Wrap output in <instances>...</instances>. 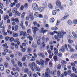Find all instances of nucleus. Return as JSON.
Segmentation results:
<instances>
[{
  "instance_id": "36",
  "label": "nucleus",
  "mask_w": 77,
  "mask_h": 77,
  "mask_svg": "<svg viewBox=\"0 0 77 77\" xmlns=\"http://www.w3.org/2000/svg\"><path fill=\"white\" fill-rule=\"evenodd\" d=\"M73 23L75 24H77V20L75 19L73 21Z\"/></svg>"
},
{
  "instance_id": "18",
  "label": "nucleus",
  "mask_w": 77,
  "mask_h": 77,
  "mask_svg": "<svg viewBox=\"0 0 77 77\" xmlns=\"http://www.w3.org/2000/svg\"><path fill=\"white\" fill-rule=\"evenodd\" d=\"M38 10L40 12H43L44 11V8L42 7H40L38 8Z\"/></svg>"
},
{
  "instance_id": "50",
  "label": "nucleus",
  "mask_w": 77,
  "mask_h": 77,
  "mask_svg": "<svg viewBox=\"0 0 77 77\" xmlns=\"http://www.w3.org/2000/svg\"><path fill=\"white\" fill-rule=\"evenodd\" d=\"M45 77H51L50 75H49V73H45Z\"/></svg>"
},
{
  "instance_id": "51",
  "label": "nucleus",
  "mask_w": 77,
  "mask_h": 77,
  "mask_svg": "<svg viewBox=\"0 0 77 77\" xmlns=\"http://www.w3.org/2000/svg\"><path fill=\"white\" fill-rule=\"evenodd\" d=\"M16 7L17 8H19L20 7V3H18L16 5Z\"/></svg>"
},
{
  "instance_id": "10",
  "label": "nucleus",
  "mask_w": 77,
  "mask_h": 77,
  "mask_svg": "<svg viewBox=\"0 0 77 77\" xmlns=\"http://www.w3.org/2000/svg\"><path fill=\"white\" fill-rule=\"evenodd\" d=\"M54 54L56 55V56H57L58 55V49L56 48H54Z\"/></svg>"
},
{
  "instance_id": "34",
  "label": "nucleus",
  "mask_w": 77,
  "mask_h": 77,
  "mask_svg": "<svg viewBox=\"0 0 77 77\" xmlns=\"http://www.w3.org/2000/svg\"><path fill=\"white\" fill-rule=\"evenodd\" d=\"M9 19V16L8 15H7L6 17H5L4 18V20L5 21H6V20H8Z\"/></svg>"
},
{
  "instance_id": "4",
  "label": "nucleus",
  "mask_w": 77,
  "mask_h": 77,
  "mask_svg": "<svg viewBox=\"0 0 77 77\" xmlns=\"http://www.w3.org/2000/svg\"><path fill=\"white\" fill-rule=\"evenodd\" d=\"M62 48L61 49H60L59 50V51L60 52H65V48L68 51V49L67 45H65V46H63L62 47Z\"/></svg>"
},
{
  "instance_id": "54",
  "label": "nucleus",
  "mask_w": 77,
  "mask_h": 77,
  "mask_svg": "<svg viewBox=\"0 0 77 77\" xmlns=\"http://www.w3.org/2000/svg\"><path fill=\"white\" fill-rule=\"evenodd\" d=\"M23 66H25V68H27V63L26 62H24L23 64Z\"/></svg>"
},
{
  "instance_id": "9",
  "label": "nucleus",
  "mask_w": 77,
  "mask_h": 77,
  "mask_svg": "<svg viewBox=\"0 0 77 77\" xmlns=\"http://www.w3.org/2000/svg\"><path fill=\"white\" fill-rule=\"evenodd\" d=\"M20 35L21 36L23 35V36H26L27 35V33L26 32L21 31L20 33Z\"/></svg>"
},
{
  "instance_id": "28",
  "label": "nucleus",
  "mask_w": 77,
  "mask_h": 77,
  "mask_svg": "<svg viewBox=\"0 0 77 77\" xmlns=\"http://www.w3.org/2000/svg\"><path fill=\"white\" fill-rule=\"evenodd\" d=\"M51 29L53 30L56 31V30H57L58 29L57 27H55L51 28Z\"/></svg>"
},
{
  "instance_id": "56",
  "label": "nucleus",
  "mask_w": 77,
  "mask_h": 77,
  "mask_svg": "<svg viewBox=\"0 0 77 77\" xmlns=\"http://www.w3.org/2000/svg\"><path fill=\"white\" fill-rule=\"evenodd\" d=\"M61 68V66L60 64H59L57 66V68L58 69H60V68Z\"/></svg>"
},
{
  "instance_id": "53",
  "label": "nucleus",
  "mask_w": 77,
  "mask_h": 77,
  "mask_svg": "<svg viewBox=\"0 0 77 77\" xmlns=\"http://www.w3.org/2000/svg\"><path fill=\"white\" fill-rule=\"evenodd\" d=\"M45 20V21H47V20H48V17L47 16H45L44 17Z\"/></svg>"
},
{
  "instance_id": "15",
  "label": "nucleus",
  "mask_w": 77,
  "mask_h": 77,
  "mask_svg": "<svg viewBox=\"0 0 77 77\" xmlns=\"http://www.w3.org/2000/svg\"><path fill=\"white\" fill-rule=\"evenodd\" d=\"M27 51L28 53H30L32 52V48L30 47H29L27 49Z\"/></svg>"
},
{
  "instance_id": "13",
  "label": "nucleus",
  "mask_w": 77,
  "mask_h": 77,
  "mask_svg": "<svg viewBox=\"0 0 77 77\" xmlns=\"http://www.w3.org/2000/svg\"><path fill=\"white\" fill-rule=\"evenodd\" d=\"M40 65H41L42 66H44V61L43 60L40 59Z\"/></svg>"
},
{
  "instance_id": "33",
  "label": "nucleus",
  "mask_w": 77,
  "mask_h": 77,
  "mask_svg": "<svg viewBox=\"0 0 77 77\" xmlns=\"http://www.w3.org/2000/svg\"><path fill=\"white\" fill-rule=\"evenodd\" d=\"M28 75L29 77H32L33 75H32V72H31V71L29 72L28 73Z\"/></svg>"
},
{
  "instance_id": "22",
  "label": "nucleus",
  "mask_w": 77,
  "mask_h": 77,
  "mask_svg": "<svg viewBox=\"0 0 77 77\" xmlns=\"http://www.w3.org/2000/svg\"><path fill=\"white\" fill-rule=\"evenodd\" d=\"M18 64L20 67H22L23 66V64L20 61H18L17 63Z\"/></svg>"
},
{
  "instance_id": "8",
  "label": "nucleus",
  "mask_w": 77,
  "mask_h": 77,
  "mask_svg": "<svg viewBox=\"0 0 77 77\" xmlns=\"http://www.w3.org/2000/svg\"><path fill=\"white\" fill-rule=\"evenodd\" d=\"M33 69L34 71H35V69L36 71H37V72H40L41 71V69L37 65L34 67Z\"/></svg>"
},
{
  "instance_id": "38",
  "label": "nucleus",
  "mask_w": 77,
  "mask_h": 77,
  "mask_svg": "<svg viewBox=\"0 0 77 77\" xmlns=\"http://www.w3.org/2000/svg\"><path fill=\"white\" fill-rule=\"evenodd\" d=\"M34 15L35 17H37L39 16V14L38 12H36L34 14Z\"/></svg>"
},
{
  "instance_id": "57",
  "label": "nucleus",
  "mask_w": 77,
  "mask_h": 77,
  "mask_svg": "<svg viewBox=\"0 0 77 77\" xmlns=\"http://www.w3.org/2000/svg\"><path fill=\"white\" fill-rule=\"evenodd\" d=\"M58 55L59 57H62V54L61 53H59L58 54Z\"/></svg>"
},
{
  "instance_id": "21",
  "label": "nucleus",
  "mask_w": 77,
  "mask_h": 77,
  "mask_svg": "<svg viewBox=\"0 0 77 77\" xmlns=\"http://www.w3.org/2000/svg\"><path fill=\"white\" fill-rule=\"evenodd\" d=\"M4 65L6 68H8L9 66V64H8V63L7 62H5L4 63Z\"/></svg>"
},
{
  "instance_id": "46",
  "label": "nucleus",
  "mask_w": 77,
  "mask_h": 77,
  "mask_svg": "<svg viewBox=\"0 0 77 77\" xmlns=\"http://www.w3.org/2000/svg\"><path fill=\"white\" fill-rule=\"evenodd\" d=\"M68 43L69 44H72V42H73V41H72V40L69 39L68 40Z\"/></svg>"
},
{
  "instance_id": "27",
  "label": "nucleus",
  "mask_w": 77,
  "mask_h": 77,
  "mask_svg": "<svg viewBox=\"0 0 77 77\" xmlns=\"http://www.w3.org/2000/svg\"><path fill=\"white\" fill-rule=\"evenodd\" d=\"M67 23L69 25H72V22L71 20H68Z\"/></svg>"
},
{
  "instance_id": "31",
  "label": "nucleus",
  "mask_w": 77,
  "mask_h": 77,
  "mask_svg": "<svg viewBox=\"0 0 77 77\" xmlns=\"http://www.w3.org/2000/svg\"><path fill=\"white\" fill-rule=\"evenodd\" d=\"M29 7L28 4L26 3L24 5V7L25 9H27Z\"/></svg>"
},
{
  "instance_id": "49",
  "label": "nucleus",
  "mask_w": 77,
  "mask_h": 77,
  "mask_svg": "<svg viewBox=\"0 0 77 77\" xmlns=\"http://www.w3.org/2000/svg\"><path fill=\"white\" fill-rule=\"evenodd\" d=\"M14 6H15V3L14 2L13 3H11V8H13Z\"/></svg>"
},
{
  "instance_id": "39",
  "label": "nucleus",
  "mask_w": 77,
  "mask_h": 77,
  "mask_svg": "<svg viewBox=\"0 0 77 77\" xmlns=\"http://www.w3.org/2000/svg\"><path fill=\"white\" fill-rule=\"evenodd\" d=\"M57 72V71L56 70H55L54 71H53L52 72V74L53 75H54L56 74V72Z\"/></svg>"
},
{
  "instance_id": "30",
  "label": "nucleus",
  "mask_w": 77,
  "mask_h": 77,
  "mask_svg": "<svg viewBox=\"0 0 77 77\" xmlns=\"http://www.w3.org/2000/svg\"><path fill=\"white\" fill-rule=\"evenodd\" d=\"M50 23H54V18H52L50 20Z\"/></svg>"
},
{
  "instance_id": "52",
  "label": "nucleus",
  "mask_w": 77,
  "mask_h": 77,
  "mask_svg": "<svg viewBox=\"0 0 77 77\" xmlns=\"http://www.w3.org/2000/svg\"><path fill=\"white\" fill-rule=\"evenodd\" d=\"M56 11L54 10L53 11V15H55L57 14Z\"/></svg>"
},
{
  "instance_id": "37",
  "label": "nucleus",
  "mask_w": 77,
  "mask_h": 77,
  "mask_svg": "<svg viewBox=\"0 0 77 77\" xmlns=\"http://www.w3.org/2000/svg\"><path fill=\"white\" fill-rule=\"evenodd\" d=\"M33 29L35 31H37L39 30V29H38V28L36 27H34Z\"/></svg>"
},
{
  "instance_id": "12",
  "label": "nucleus",
  "mask_w": 77,
  "mask_h": 77,
  "mask_svg": "<svg viewBox=\"0 0 77 77\" xmlns=\"http://www.w3.org/2000/svg\"><path fill=\"white\" fill-rule=\"evenodd\" d=\"M38 54L39 56L41 57L42 58H44L45 57V56H44V54L42 53H39Z\"/></svg>"
},
{
  "instance_id": "25",
  "label": "nucleus",
  "mask_w": 77,
  "mask_h": 77,
  "mask_svg": "<svg viewBox=\"0 0 77 77\" xmlns=\"http://www.w3.org/2000/svg\"><path fill=\"white\" fill-rule=\"evenodd\" d=\"M26 56H24L22 58V61L23 62H24L26 60Z\"/></svg>"
},
{
  "instance_id": "64",
  "label": "nucleus",
  "mask_w": 77,
  "mask_h": 77,
  "mask_svg": "<svg viewBox=\"0 0 77 77\" xmlns=\"http://www.w3.org/2000/svg\"><path fill=\"white\" fill-rule=\"evenodd\" d=\"M75 74L74 73H72L70 75V76L71 77H74Z\"/></svg>"
},
{
  "instance_id": "29",
  "label": "nucleus",
  "mask_w": 77,
  "mask_h": 77,
  "mask_svg": "<svg viewBox=\"0 0 77 77\" xmlns=\"http://www.w3.org/2000/svg\"><path fill=\"white\" fill-rule=\"evenodd\" d=\"M42 46L43 47H45L46 46V44H45L44 42H42Z\"/></svg>"
},
{
  "instance_id": "26",
  "label": "nucleus",
  "mask_w": 77,
  "mask_h": 77,
  "mask_svg": "<svg viewBox=\"0 0 77 77\" xmlns=\"http://www.w3.org/2000/svg\"><path fill=\"white\" fill-rule=\"evenodd\" d=\"M2 46H3L4 47H5V48H8V44L7 43H5L2 45Z\"/></svg>"
},
{
  "instance_id": "48",
  "label": "nucleus",
  "mask_w": 77,
  "mask_h": 77,
  "mask_svg": "<svg viewBox=\"0 0 77 77\" xmlns=\"http://www.w3.org/2000/svg\"><path fill=\"white\" fill-rule=\"evenodd\" d=\"M70 51L71 52H74L75 50L73 48H72L70 49Z\"/></svg>"
},
{
  "instance_id": "1",
  "label": "nucleus",
  "mask_w": 77,
  "mask_h": 77,
  "mask_svg": "<svg viewBox=\"0 0 77 77\" xmlns=\"http://www.w3.org/2000/svg\"><path fill=\"white\" fill-rule=\"evenodd\" d=\"M56 4L57 6L55 7V9L58 12H60V8L59 7H61V2L59 1H57L56 2Z\"/></svg>"
},
{
  "instance_id": "63",
  "label": "nucleus",
  "mask_w": 77,
  "mask_h": 77,
  "mask_svg": "<svg viewBox=\"0 0 77 77\" xmlns=\"http://www.w3.org/2000/svg\"><path fill=\"white\" fill-rule=\"evenodd\" d=\"M38 23H37V22L36 21H34L33 22V24L35 26H37V24Z\"/></svg>"
},
{
  "instance_id": "32",
  "label": "nucleus",
  "mask_w": 77,
  "mask_h": 77,
  "mask_svg": "<svg viewBox=\"0 0 77 77\" xmlns=\"http://www.w3.org/2000/svg\"><path fill=\"white\" fill-rule=\"evenodd\" d=\"M45 73L50 74V69L48 68L46 69V71L45 72Z\"/></svg>"
},
{
  "instance_id": "3",
  "label": "nucleus",
  "mask_w": 77,
  "mask_h": 77,
  "mask_svg": "<svg viewBox=\"0 0 77 77\" xmlns=\"http://www.w3.org/2000/svg\"><path fill=\"white\" fill-rule=\"evenodd\" d=\"M37 66L36 64L34 62H32V63H29L28 64L29 66L30 67L31 69L33 71H34V67H33V66L35 67Z\"/></svg>"
},
{
  "instance_id": "14",
  "label": "nucleus",
  "mask_w": 77,
  "mask_h": 77,
  "mask_svg": "<svg viewBox=\"0 0 77 77\" xmlns=\"http://www.w3.org/2000/svg\"><path fill=\"white\" fill-rule=\"evenodd\" d=\"M48 7L50 9H53V5L50 3H49L48 5Z\"/></svg>"
},
{
  "instance_id": "7",
  "label": "nucleus",
  "mask_w": 77,
  "mask_h": 77,
  "mask_svg": "<svg viewBox=\"0 0 77 77\" xmlns=\"http://www.w3.org/2000/svg\"><path fill=\"white\" fill-rule=\"evenodd\" d=\"M3 21H2L0 23V28H2V32H5V26L3 25Z\"/></svg>"
},
{
  "instance_id": "41",
  "label": "nucleus",
  "mask_w": 77,
  "mask_h": 77,
  "mask_svg": "<svg viewBox=\"0 0 77 77\" xmlns=\"http://www.w3.org/2000/svg\"><path fill=\"white\" fill-rule=\"evenodd\" d=\"M37 44L38 45H40L41 44V41L40 40V39H38L37 40Z\"/></svg>"
},
{
  "instance_id": "23",
  "label": "nucleus",
  "mask_w": 77,
  "mask_h": 77,
  "mask_svg": "<svg viewBox=\"0 0 77 77\" xmlns=\"http://www.w3.org/2000/svg\"><path fill=\"white\" fill-rule=\"evenodd\" d=\"M29 18H31L32 20H34V17H33V15L32 14H29Z\"/></svg>"
},
{
  "instance_id": "55",
  "label": "nucleus",
  "mask_w": 77,
  "mask_h": 77,
  "mask_svg": "<svg viewBox=\"0 0 77 77\" xmlns=\"http://www.w3.org/2000/svg\"><path fill=\"white\" fill-rule=\"evenodd\" d=\"M44 28H42L40 30V32L41 33H42V32H43V31H44Z\"/></svg>"
},
{
  "instance_id": "2",
  "label": "nucleus",
  "mask_w": 77,
  "mask_h": 77,
  "mask_svg": "<svg viewBox=\"0 0 77 77\" xmlns=\"http://www.w3.org/2000/svg\"><path fill=\"white\" fill-rule=\"evenodd\" d=\"M66 33V32H64L63 30H61V32H59L57 36L59 38H63V36Z\"/></svg>"
},
{
  "instance_id": "24",
  "label": "nucleus",
  "mask_w": 77,
  "mask_h": 77,
  "mask_svg": "<svg viewBox=\"0 0 77 77\" xmlns=\"http://www.w3.org/2000/svg\"><path fill=\"white\" fill-rule=\"evenodd\" d=\"M18 29V26L16 25L14 26V31H17Z\"/></svg>"
},
{
  "instance_id": "58",
  "label": "nucleus",
  "mask_w": 77,
  "mask_h": 77,
  "mask_svg": "<svg viewBox=\"0 0 77 77\" xmlns=\"http://www.w3.org/2000/svg\"><path fill=\"white\" fill-rule=\"evenodd\" d=\"M24 72H29V69L27 68L25 69H24Z\"/></svg>"
},
{
  "instance_id": "19",
  "label": "nucleus",
  "mask_w": 77,
  "mask_h": 77,
  "mask_svg": "<svg viewBox=\"0 0 77 77\" xmlns=\"http://www.w3.org/2000/svg\"><path fill=\"white\" fill-rule=\"evenodd\" d=\"M72 34L74 36L73 37H74V38H77V34H76L74 32H72Z\"/></svg>"
},
{
  "instance_id": "20",
  "label": "nucleus",
  "mask_w": 77,
  "mask_h": 77,
  "mask_svg": "<svg viewBox=\"0 0 77 77\" xmlns=\"http://www.w3.org/2000/svg\"><path fill=\"white\" fill-rule=\"evenodd\" d=\"M61 63L62 65H65V64H66V63H67V62L66 61L63 60L61 61Z\"/></svg>"
},
{
  "instance_id": "16",
  "label": "nucleus",
  "mask_w": 77,
  "mask_h": 77,
  "mask_svg": "<svg viewBox=\"0 0 77 77\" xmlns=\"http://www.w3.org/2000/svg\"><path fill=\"white\" fill-rule=\"evenodd\" d=\"M35 60V57L34 56H32L31 59L30 60L31 62H34Z\"/></svg>"
},
{
  "instance_id": "35",
  "label": "nucleus",
  "mask_w": 77,
  "mask_h": 77,
  "mask_svg": "<svg viewBox=\"0 0 77 77\" xmlns=\"http://www.w3.org/2000/svg\"><path fill=\"white\" fill-rule=\"evenodd\" d=\"M18 36V34H17V33H14L13 34V36H14V37H17Z\"/></svg>"
},
{
  "instance_id": "59",
  "label": "nucleus",
  "mask_w": 77,
  "mask_h": 77,
  "mask_svg": "<svg viewBox=\"0 0 77 77\" xmlns=\"http://www.w3.org/2000/svg\"><path fill=\"white\" fill-rule=\"evenodd\" d=\"M14 40V38L13 37H11L10 39V42H12Z\"/></svg>"
},
{
  "instance_id": "5",
  "label": "nucleus",
  "mask_w": 77,
  "mask_h": 77,
  "mask_svg": "<svg viewBox=\"0 0 77 77\" xmlns=\"http://www.w3.org/2000/svg\"><path fill=\"white\" fill-rule=\"evenodd\" d=\"M17 11V8H14L13 9V13H15L16 15H17L18 17L19 16H20V15H21V14L18 12V11Z\"/></svg>"
},
{
  "instance_id": "62",
  "label": "nucleus",
  "mask_w": 77,
  "mask_h": 77,
  "mask_svg": "<svg viewBox=\"0 0 77 77\" xmlns=\"http://www.w3.org/2000/svg\"><path fill=\"white\" fill-rule=\"evenodd\" d=\"M15 21L16 23H19V20H18V19L17 18H16Z\"/></svg>"
},
{
  "instance_id": "43",
  "label": "nucleus",
  "mask_w": 77,
  "mask_h": 77,
  "mask_svg": "<svg viewBox=\"0 0 77 77\" xmlns=\"http://www.w3.org/2000/svg\"><path fill=\"white\" fill-rule=\"evenodd\" d=\"M9 3H11V1H10V0H6V4H7V5H9Z\"/></svg>"
},
{
  "instance_id": "47",
  "label": "nucleus",
  "mask_w": 77,
  "mask_h": 77,
  "mask_svg": "<svg viewBox=\"0 0 77 77\" xmlns=\"http://www.w3.org/2000/svg\"><path fill=\"white\" fill-rule=\"evenodd\" d=\"M17 54L19 56L21 57L22 56V54L20 52H17Z\"/></svg>"
},
{
  "instance_id": "6",
  "label": "nucleus",
  "mask_w": 77,
  "mask_h": 77,
  "mask_svg": "<svg viewBox=\"0 0 77 77\" xmlns=\"http://www.w3.org/2000/svg\"><path fill=\"white\" fill-rule=\"evenodd\" d=\"M32 8L34 11H38V5L36 3L32 5Z\"/></svg>"
},
{
  "instance_id": "42",
  "label": "nucleus",
  "mask_w": 77,
  "mask_h": 77,
  "mask_svg": "<svg viewBox=\"0 0 77 77\" xmlns=\"http://www.w3.org/2000/svg\"><path fill=\"white\" fill-rule=\"evenodd\" d=\"M47 6V3L46 2L44 3L43 5V6L44 8H46Z\"/></svg>"
},
{
  "instance_id": "61",
  "label": "nucleus",
  "mask_w": 77,
  "mask_h": 77,
  "mask_svg": "<svg viewBox=\"0 0 77 77\" xmlns=\"http://www.w3.org/2000/svg\"><path fill=\"white\" fill-rule=\"evenodd\" d=\"M18 41H19V39L18 38H17L14 40V42L15 43L18 42Z\"/></svg>"
},
{
  "instance_id": "17",
  "label": "nucleus",
  "mask_w": 77,
  "mask_h": 77,
  "mask_svg": "<svg viewBox=\"0 0 77 77\" xmlns=\"http://www.w3.org/2000/svg\"><path fill=\"white\" fill-rule=\"evenodd\" d=\"M57 76L58 77H60L61 74V72L60 70H58L57 72Z\"/></svg>"
},
{
  "instance_id": "44",
  "label": "nucleus",
  "mask_w": 77,
  "mask_h": 77,
  "mask_svg": "<svg viewBox=\"0 0 77 77\" xmlns=\"http://www.w3.org/2000/svg\"><path fill=\"white\" fill-rule=\"evenodd\" d=\"M14 75L15 77H18V73L17 72H14Z\"/></svg>"
},
{
  "instance_id": "40",
  "label": "nucleus",
  "mask_w": 77,
  "mask_h": 77,
  "mask_svg": "<svg viewBox=\"0 0 77 77\" xmlns=\"http://www.w3.org/2000/svg\"><path fill=\"white\" fill-rule=\"evenodd\" d=\"M20 11H23L24 9V5H22L20 8Z\"/></svg>"
},
{
  "instance_id": "45",
  "label": "nucleus",
  "mask_w": 77,
  "mask_h": 77,
  "mask_svg": "<svg viewBox=\"0 0 77 77\" xmlns=\"http://www.w3.org/2000/svg\"><path fill=\"white\" fill-rule=\"evenodd\" d=\"M33 33H34V38H35V37H36V32L35 31L33 30Z\"/></svg>"
},
{
  "instance_id": "11",
  "label": "nucleus",
  "mask_w": 77,
  "mask_h": 77,
  "mask_svg": "<svg viewBox=\"0 0 77 77\" xmlns=\"http://www.w3.org/2000/svg\"><path fill=\"white\" fill-rule=\"evenodd\" d=\"M5 69V67H4V66H3L2 64H0V70L1 71H3Z\"/></svg>"
},
{
  "instance_id": "60",
  "label": "nucleus",
  "mask_w": 77,
  "mask_h": 77,
  "mask_svg": "<svg viewBox=\"0 0 77 77\" xmlns=\"http://www.w3.org/2000/svg\"><path fill=\"white\" fill-rule=\"evenodd\" d=\"M4 51L5 53H8L9 51V49H5L4 50Z\"/></svg>"
}]
</instances>
